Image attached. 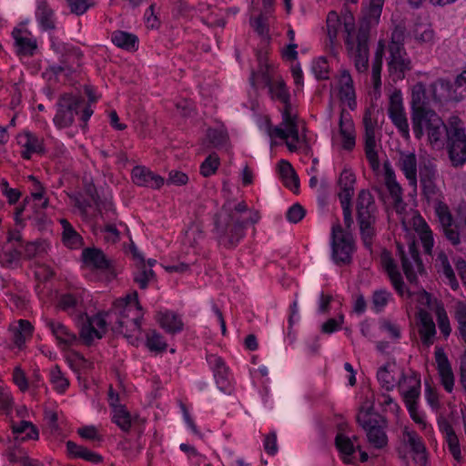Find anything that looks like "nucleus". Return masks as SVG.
<instances>
[{
	"mask_svg": "<svg viewBox=\"0 0 466 466\" xmlns=\"http://www.w3.org/2000/svg\"><path fill=\"white\" fill-rule=\"evenodd\" d=\"M247 209L245 202H239L234 207H231V204H225L214 215L213 232L220 245L228 248H234L244 237L246 221L241 220L240 214Z\"/></svg>",
	"mask_w": 466,
	"mask_h": 466,
	"instance_id": "1",
	"label": "nucleus"
},
{
	"mask_svg": "<svg viewBox=\"0 0 466 466\" xmlns=\"http://www.w3.org/2000/svg\"><path fill=\"white\" fill-rule=\"evenodd\" d=\"M343 28L345 36V46L348 53L353 57L356 69L360 73H364L369 67V39L367 37V29L363 27L355 32V20L352 14L348 13L343 15Z\"/></svg>",
	"mask_w": 466,
	"mask_h": 466,
	"instance_id": "2",
	"label": "nucleus"
},
{
	"mask_svg": "<svg viewBox=\"0 0 466 466\" xmlns=\"http://www.w3.org/2000/svg\"><path fill=\"white\" fill-rule=\"evenodd\" d=\"M356 209L361 239L365 248L371 249L372 239L375 236L376 206L374 198L369 190L362 189L359 192Z\"/></svg>",
	"mask_w": 466,
	"mask_h": 466,
	"instance_id": "3",
	"label": "nucleus"
},
{
	"mask_svg": "<svg viewBox=\"0 0 466 466\" xmlns=\"http://www.w3.org/2000/svg\"><path fill=\"white\" fill-rule=\"evenodd\" d=\"M81 115V120L86 122L93 114L82 96L71 94L62 95L57 102V111L54 123L59 128L67 127L74 122L75 115Z\"/></svg>",
	"mask_w": 466,
	"mask_h": 466,
	"instance_id": "4",
	"label": "nucleus"
},
{
	"mask_svg": "<svg viewBox=\"0 0 466 466\" xmlns=\"http://www.w3.org/2000/svg\"><path fill=\"white\" fill-rule=\"evenodd\" d=\"M447 151L451 166L461 167L466 163V132L461 127L451 123L447 132Z\"/></svg>",
	"mask_w": 466,
	"mask_h": 466,
	"instance_id": "5",
	"label": "nucleus"
},
{
	"mask_svg": "<svg viewBox=\"0 0 466 466\" xmlns=\"http://www.w3.org/2000/svg\"><path fill=\"white\" fill-rule=\"evenodd\" d=\"M332 258L337 264H349L354 251V241L350 234L343 232L339 224L332 227Z\"/></svg>",
	"mask_w": 466,
	"mask_h": 466,
	"instance_id": "6",
	"label": "nucleus"
},
{
	"mask_svg": "<svg viewBox=\"0 0 466 466\" xmlns=\"http://www.w3.org/2000/svg\"><path fill=\"white\" fill-rule=\"evenodd\" d=\"M388 115L400 136L405 140L410 139V126L403 106L402 94L399 89L394 90L390 96Z\"/></svg>",
	"mask_w": 466,
	"mask_h": 466,
	"instance_id": "7",
	"label": "nucleus"
},
{
	"mask_svg": "<svg viewBox=\"0 0 466 466\" xmlns=\"http://www.w3.org/2000/svg\"><path fill=\"white\" fill-rule=\"evenodd\" d=\"M398 254L400 256L403 272L408 281L411 284H417L418 278L416 270L420 274H423L425 269L421 258H420L419 250L414 242L409 245L410 258L405 253L403 247L400 244H397Z\"/></svg>",
	"mask_w": 466,
	"mask_h": 466,
	"instance_id": "8",
	"label": "nucleus"
},
{
	"mask_svg": "<svg viewBox=\"0 0 466 466\" xmlns=\"http://www.w3.org/2000/svg\"><path fill=\"white\" fill-rule=\"evenodd\" d=\"M390 57L388 62L389 73L392 81L396 82L405 77L407 72L410 71L411 61L408 56L405 48L391 46L389 50Z\"/></svg>",
	"mask_w": 466,
	"mask_h": 466,
	"instance_id": "9",
	"label": "nucleus"
},
{
	"mask_svg": "<svg viewBox=\"0 0 466 466\" xmlns=\"http://www.w3.org/2000/svg\"><path fill=\"white\" fill-rule=\"evenodd\" d=\"M420 183L422 187V194L430 200L437 195L436 186L437 168L432 161L424 159L419 167Z\"/></svg>",
	"mask_w": 466,
	"mask_h": 466,
	"instance_id": "10",
	"label": "nucleus"
},
{
	"mask_svg": "<svg viewBox=\"0 0 466 466\" xmlns=\"http://www.w3.org/2000/svg\"><path fill=\"white\" fill-rule=\"evenodd\" d=\"M363 125L365 127V154L368 161L373 169L379 167V157L376 151L375 127L376 121L371 118V114L367 111L363 117Z\"/></svg>",
	"mask_w": 466,
	"mask_h": 466,
	"instance_id": "11",
	"label": "nucleus"
},
{
	"mask_svg": "<svg viewBox=\"0 0 466 466\" xmlns=\"http://www.w3.org/2000/svg\"><path fill=\"white\" fill-rule=\"evenodd\" d=\"M357 421L365 430L368 441L373 447L381 449L387 445L388 437L376 420H371L365 414L362 417L359 415Z\"/></svg>",
	"mask_w": 466,
	"mask_h": 466,
	"instance_id": "12",
	"label": "nucleus"
},
{
	"mask_svg": "<svg viewBox=\"0 0 466 466\" xmlns=\"http://www.w3.org/2000/svg\"><path fill=\"white\" fill-rule=\"evenodd\" d=\"M436 214L441 223L442 231L446 238L453 245L461 243L458 226L454 223L451 213L447 205L440 203L436 208Z\"/></svg>",
	"mask_w": 466,
	"mask_h": 466,
	"instance_id": "13",
	"label": "nucleus"
},
{
	"mask_svg": "<svg viewBox=\"0 0 466 466\" xmlns=\"http://www.w3.org/2000/svg\"><path fill=\"white\" fill-rule=\"evenodd\" d=\"M433 99L436 101H461V93H457L454 82L439 78L431 85Z\"/></svg>",
	"mask_w": 466,
	"mask_h": 466,
	"instance_id": "14",
	"label": "nucleus"
},
{
	"mask_svg": "<svg viewBox=\"0 0 466 466\" xmlns=\"http://www.w3.org/2000/svg\"><path fill=\"white\" fill-rule=\"evenodd\" d=\"M428 116L429 128L427 129L428 141L432 147L443 146L444 136L450 127H447L438 114L430 113Z\"/></svg>",
	"mask_w": 466,
	"mask_h": 466,
	"instance_id": "15",
	"label": "nucleus"
},
{
	"mask_svg": "<svg viewBox=\"0 0 466 466\" xmlns=\"http://www.w3.org/2000/svg\"><path fill=\"white\" fill-rule=\"evenodd\" d=\"M431 108L426 96V89L422 83H417L411 90L410 114H413L415 123L421 118L424 110Z\"/></svg>",
	"mask_w": 466,
	"mask_h": 466,
	"instance_id": "16",
	"label": "nucleus"
},
{
	"mask_svg": "<svg viewBox=\"0 0 466 466\" xmlns=\"http://www.w3.org/2000/svg\"><path fill=\"white\" fill-rule=\"evenodd\" d=\"M133 182L139 187H147L151 188H159L164 178L145 167H135L132 170Z\"/></svg>",
	"mask_w": 466,
	"mask_h": 466,
	"instance_id": "17",
	"label": "nucleus"
},
{
	"mask_svg": "<svg viewBox=\"0 0 466 466\" xmlns=\"http://www.w3.org/2000/svg\"><path fill=\"white\" fill-rule=\"evenodd\" d=\"M435 360L441 383L448 392H451L454 385V377L448 358L441 349L436 350Z\"/></svg>",
	"mask_w": 466,
	"mask_h": 466,
	"instance_id": "18",
	"label": "nucleus"
},
{
	"mask_svg": "<svg viewBox=\"0 0 466 466\" xmlns=\"http://www.w3.org/2000/svg\"><path fill=\"white\" fill-rule=\"evenodd\" d=\"M59 52L61 54L60 62L67 68V75H72L80 67L83 56L81 50L78 47L65 44L59 47Z\"/></svg>",
	"mask_w": 466,
	"mask_h": 466,
	"instance_id": "19",
	"label": "nucleus"
},
{
	"mask_svg": "<svg viewBox=\"0 0 466 466\" xmlns=\"http://www.w3.org/2000/svg\"><path fill=\"white\" fill-rule=\"evenodd\" d=\"M398 167L408 179L410 186L417 187V157L414 153L400 152Z\"/></svg>",
	"mask_w": 466,
	"mask_h": 466,
	"instance_id": "20",
	"label": "nucleus"
},
{
	"mask_svg": "<svg viewBox=\"0 0 466 466\" xmlns=\"http://www.w3.org/2000/svg\"><path fill=\"white\" fill-rule=\"evenodd\" d=\"M135 305L138 309H141L139 302L137 300V293L134 292L131 295H127L124 299L116 302V306L124 307L123 312H121V319L117 321L119 328H123L124 326H128L130 324L133 327V329L140 330L141 329V321L138 317H136L130 320H125L124 319L127 317L128 311L131 309L132 305Z\"/></svg>",
	"mask_w": 466,
	"mask_h": 466,
	"instance_id": "21",
	"label": "nucleus"
},
{
	"mask_svg": "<svg viewBox=\"0 0 466 466\" xmlns=\"http://www.w3.org/2000/svg\"><path fill=\"white\" fill-rule=\"evenodd\" d=\"M335 444L345 464L357 463V448L352 441L342 433H338Z\"/></svg>",
	"mask_w": 466,
	"mask_h": 466,
	"instance_id": "22",
	"label": "nucleus"
},
{
	"mask_svg": "<svg viewBox=\"0 0 466 466\" xmlns=\"http://www.w3.org/2000/svg\"><path fill=\"white\" fill-rule=\"evenodd\" d=\"M418 319L420 323L419 333L423 345L430 346L433 343V338L436 334L435 324L431 314L425 309L418 311Z\"/></svg>",
	"mask_w": 466,
	"mask_h": 466,
	"instance_id": "23",
	"label": "nucleus"
},
{
	"mask_svg": "<svg viewBox=\"0 0 466 466\" xmlns=\"http://www.w3.org/2000/svg\"><path fill=\"white\" fill-rule=\"evenodd\" d=\"M66 451L69 457L72 459H83L86 462L92 464H100L104 462L103 457L100 454L71 441L66 442Z\"/></svg>",
	"mask_w": 466,
	"mask_h": 466,
	"instance_id": "24",
	"label": "nucleus"
},
{
	"mask_svg": "<svg viewBox=\"0 0 466 466\" xmlns=\"http://www.w3.org/2000/svg\"><path fill=\"white\" fill-rule=\"evenodd\" d=\"M157 320L168 333H177L183 329V322L178 315L172 311L157 312Z\"/></svg>",
	"mask_w": 466,
	"mask_h": 466,
	"instance_id": "25",
	"label": "nucleus"
},
{
	"mask_svg": "<svg viewBox=\"0 0 466 466\" xmlns=\"http://www.w3.org/2000/svg\"><path fill=\"white\" fill-rule=\"evenodd\" d=\"M35 15L43 29L53 30L56 28L55 14L46 0H38Z\"/></svg>",
	"mask_w": 466,
	"mask_h": 466,
	"instance_id": "26",
	"label": "nucleus"
},
{
	"mask_svg": "<svg viewBox=\"0 0 466 466\" xmlns=\"http://www.w3.org/2000/svg\"><path fill=\"white\" fill-rule=\"evenodd\" d=\"M46 325L60 344H64L68 347L76 341V334L71 332L62 323L49 319L47 320Z\"/></svg>",
	"mask_w": 466,
	"mask_h": 466,
	"instance_id": "27",
	"label": "nucleus"
},
{
	"mask_svg": "<svg viewBox=\"0 0 466 466\" xmlns=\"http://www.w3.org/2000/svg\"><path fill=\"white\" fill-rule=\"evenodd\" d=\"M344 111L339 117V134L342 137V147L346 150H352L355 147L354 125L350 119L344 117Z\"/></svg>",
	"mask_w": 466,
	"mask_h": 466,
	"instance_id": "28",
	"label": "nucleus"
},
{
	"mask_svg": "<svg viewBox=\"0 0 466 466\" xmlns=\"http://www.w3.org/2000/svg\"><path fill=\"white\" fill-rule=\"evenodd\" d=\"M279 170L285 187L292 191H297L299 187V179L291 164L287 160H280L279 163Z\"/></svg>",
	"mask_w": 466,
	"mask_h": 466,
	"instance_id": "29",
	"label": "nucleus"
},
{
	"mask_svg": "<svg viewBox=\"0 0 466 466\" xmlns=\"http://www.w3.org/2000/svg\"><path fill=\"white\" fill-rule=\"evenodd\" d=\"M63 228L62 241L64 245L71 249H77L83 245L82 237L75 230L73 226L66 219H60Z\"/></svg>",
	"mask_w": 466,
	"mask_h": 466,
	"instance_id": "30",
	"label": "nucleus"
},
{
	"mask_svg": "<svg viewBox=\"0 0 466 466\" xmlns=\"http://www.w3.org/2000/svg\"><path fill=\"white\" fill-rule=\"evenodd\" d=\"M382 6V5L370 1L369 8L364 13L363 17L360 22L358 30H360L362 26L366 27L367 37H370V28L379 23Z\"/></svg>",
	"mask_w": 466,
	"mask_h": 466,
	"instance_id": "31",
	"label": "nucleus"
},
{
	"mask_svg": "<svg viewBox=\"0 0 466 466\" xmlns=\"http://www.w3.org/2000/svg\"><path fill=\"white\" fill-rule=\"evenodd\" d=\"M296 119V116L288 115V113L284 117H282V125L288 128L289 137L291 138L290 141H289V139L285 140L286 145L290 152L297 151L298 144L300 142L299 127Z\"/></svg>",
	"mask_w": 466,
	"mask_h": 466,
	"instance_id": "32",
	"label": "nucleus"
},
{
	"mask_svg": "<svg viewBox=\"0 0 466 466\" xmlns=\"http://www.w3.org/2000/svg\"><path fill=\"white\" fill-rule=\"evenodd\" d=\"M384 177L386 187L394 200V203L398 205L402 202V189L400 184L396 181L394 170L391 168L389 163L384 164Z\"/></svg>",
	"mask_w": 466,
	"mask_h": 466,
	"instance_id": "33",
	"label": "nucleus"
},
{
	"mask_svg": "<svg viewBox=\"0 0 466 466\" xmlns=\"http://www.w3.org/2000/svg\"><path fill=\"white\" fill-rule=\"evenodd\" d=\"M409 389L403 392V400L410 413H412L417 406V400L420 397V380L417 376L408 379Z\"/></svg>",
	"mask_w": 466,
	"mask_h": 466,
	"instance_id": "34",
	"label": "nucleus"
},
{
	"mask_svg": "<svg viewBox=\"0 0 466 466\" xmlns=\"http://www.w3.org/2000/svg\"><path fill=\"white\" fill-rule=\"evenodd\" d=\"M269 91L273 98L278 99L284 105V108L282 110V117H284L287 113L288 115H292L291 104L289 101L290 96L285 83L282 81H279L270 85Z\"/></svg>",
	"mask_w": 466,
	"mask_h": 466,
	"instance_id": "35",
	"label": "nucleus"
},
{
	"mask_svg": "<svg viewBox=\"0 0 466 466\" xmlns=\"http://www.w3.org/2000/svg\"><path fill=\"white\" fill-rule=\"evenodd\" d=\"M85 263L91 265L98 269H106L110 263L106 259L103 251L97 248H85L82 252Z\"/></svg>",
	"mask_w": 466,
	"mask_h": 466,
	"instance_id": "36",
	"label": "nucleus"
},
{
	"mask_svg": "<svg viewBox=\"0 0 466 466\" xmlns=\"http://www.w3.org/2000/svg\"><path fill=\"white\" fill-rule=\"evenodd\" d=\"M112 42L117 47L127 51H135L138 47L137 36L125 31H115L112 34Z\"/></svg>",
	"mask_w": 466,
	"mask_h": 466,
	"instance_id": "37",
	"label": "nucleus"
},
{
	"mask_svg": "<svg viewBox=\"0 0 466 466\" xmlns=\"http://www.w3.org/2000/svg\"><path fill=\"white\" fill-rule=\"evenodd\" d=\"M12 430L15 440H37L39 436L36 427L27 420H21L18 424H13Z\"/></svg>",
	"mask_w": 466,
	"mask_h": 466,
	"instance_id": "38",
	"label": "nucleus"
},
{
	"mask_svg": "<svg viewBox=\"0 0 466 466\" xmlns=\"http://www.w3.org/2000/svg\"><path fill=\"white\" fill-rule=\"evenodd\" d=\"M395 369V363H386L377 372V378L380 386L388 391L392 390L397 383L393 376Z\"/></svg>",
	"mask_w": 466,
	"mask_h": 466,
	"instance_id": "39",
	"label": "nucleus"
},
{
	"mask_svg": "<svg viewBox=\"0 0 466 466\" xmlns=\"http://www.w3.org/2000/svg\"><path fill=\"white\" fill-rule=\"evenodd\" d=\"M33 332L32 324L25 319H20L18 321V326L15 327L13 329V340L14 343L21 348L25 340L31 338Z\"/></svg>",
	"mask_w": 466,
	"mask_h": 466,
	"instance_id": "40",
	"label": "nucleus"
},
{
	"mask_svg": "<svg viewBox=\"0 0 466 466\" xmlns=\"http://www.w3.org/2000/svg\"><path fill=\"white\" fill-rule=\"evenodd\" d=\"M25 141L23 147L25 149L22 151V157L25 159H30L33 153H41L43 151L42 141L33 134L27 133L24 137Z\"/></svg>",
	"mask_w": 466,
	"mask_h": 466,
	"instance_id": "41",
	"label": "nucleus"
},
{
	"mask_svg": "<svg viewBox=\"0 0 466 466\" xmlns=\"http://www.w3.org/2000/svg\"><path fill=\"white\" fill-rule=\"evenodd\" d=\"M112 421L122 431H128L131 427V416L123 405H116L113 409Z\"/></svg>",
	"mask_w": 466,
	"mask_h": 466,
	"instance_id": "42",
	"label": "nucleus"
},
{
	"mask_svg": "<svg viewBox=\"0 0 466 466\" xmlns=\"http://www.w3.org/2000/svg\"><path fill=\"white\" fill-rule=\"evenodd\" d=\"M80 337L86 345H90L94 339H101L103 331L93 326L92 322L86 318L80 329Z\"/></svg>",
	"mask_w": 466,
	"mask_h": 466,
	"instance_id": "43",
	"label": "nucleus"
},
{
	"mask_svg": "<svg viewBox=\"0 0 466 466\" xmlns=\"http://www.w3.org/2000/svg\"><path fill=\"white\" fill-rule=\"evenodd\" d=\"M424 112L425 113L423 114L421 118L419 117V121H417V123H415V119H413V114H410L412 130H413L415 137L419 140L422 138L425 132H427V129L430 127L429 122H428V116H430V113L437 114L431 108L425 109Z\"/></svg>",
	"mask_w": 466,
	"mask_h": 466,
	"instance_id": "44",
	"label": "nucleus"
},
{
	"mask_svg": "<svg viewBox=\"0 0 466 466\" xmlns=\"http://www.w3.org/2000/svg\"><path fill=\"white\" fill-rule=\"evenodd\" d=\"M326 24L329 40L331 45H334L337 42L338 33L341 25V22L337 12L330 11L328 14Z\"/></svg>",
	"mask_w": 466,
	"mask_h": 466,
	"instance_id": "45",
	"label": "nucleus"
},
{
	"mask_svg": "<svg viewBox=\"0 0 466 466\" xmlns=\"http://www.w3.org/2000/svg\"><path fill=\"white\" fill-rule=\"evenodd\" d=\"M454 317L458 322L460 337L466 344V302L460 301L456 304Z\"/></svg>",
	"mask_w": 466,
	"mask_h": 466,
	"instance_id": "46",
	"label": "nucleus"
},
{
	"mask_svg": "<svg viewBox=\"0 0 466 466\" xmlns=\"http://www.w3.org/2000/svg\"><path fill=\"white\" fill-rule=\"evenodd\" d=\"M50 380L55 390L59 393L65 392L69 386L68 380L64 376L58 365L51 369Z\"/></svg>",
	"mask_w": 466,
	"mask_h": 466,
	"instance_id": "47",
	"label": "nucleus"
},
{
	"mask_svg": "<svg viewBox=\"0 0 466 466\" xmlns=\"http://www.w3.org/2000/svg\"><path fill=\"white\" fill-rule=\"evenodd\" d=\"M20 30H14L12 35L15 40L16 46L20 48V52L25 55H32L33 51L36 49L35 41L28 37H23L20 35Z\"/></svg>",
	"mask_w": 466,
	"mask_h": 466,
	"instance_id": "48",
	"label": "nucleus"
},
{
	"mask_svg": "<svg viewBox=\"0 0 466 466\" xmlns=\"http://www.w3.org/2000/svg\"><path fill=\"white\" fill-rule=\"evenodd\" d=\"M438 258L441 263L442 273L448 279L451 288L454 290L457 289L459 288V283L447 256L444 253H441Z\"/></svg>",
	"mask_w": 466,
	"mask_h": 466,
	"instance_id": "49",
	"label": "nucleus"
},
{
	"mask_svg": "<svg viewBox=\"0 0 466 466\" xmlns=\"http://www.w3.org/2000/svg\"><path fill=\"white\" fill-rule=\"evenodd\" d=\"M147 346L152 351H164L167 349V343L162 336L155 329L148 330L147 333Z\"/></svg>",
	"mask_w": 466,
	"mask_h": 466,
	"instance_id": "50",
	"label": "nucleus"
},
{
	"mask_svg": "<svg viewBox=\"0 0 466 466\" xmlns=\"http://www.w3.org/2000/svg\"><path fill=\"white\" fill-rule=\"evenodd\" d=\"M219 167V157L217 154H210L200 166V174L208 177L216 173Z\"/></svg>",
	"mask_w": 466,
	"mask_h": 466,
	"instance_id": "51",
	"label": "nucleus"
},
{
	"mask_svg": "<svg viewBox=\"0 0 466 466\" xmlns=\"http://www.w3.org/2000/svg\"><path fill=\"white\" fill-rule=\"evenodd\" d=\"M214 366L217 384L218 385L221 390L225 391L226 386L228 384L227 367L225 366V363L221 358H215Z\"/></svg>",
	"mask_w": 466,
	"mask_h": 466,
	"instance_id": "52",
	"label": "nucleus"
},
{
	"mask_svg": "<svg viewBox=\"0 0 466 466\" xmlns=\"http://www.w3.org/2000/svg\"><path fill=\"white\" fill-rule=\"evenodd\" d=\"M207 137L212 147L217 148L225 147L228 139V134L221 129L209 128Z\"/></svg>",
	"mask_w": 466,
	"mask_h": 466,
	"instance_id": "53",
	"label": "nucleus"
},
{
	"mask_svg": "<svg viewBox=\"0 0 466 466\" xmlns=\"http://www.w3.org/2000/svg\"><path fill=\"white\" fill-rule=\"evenodd\" d=\"M312 71L319 80H326L329 78V64L325 57L321 56L313 61Z\"/></svg>",
	"mask_w": 466,
	"mask_h": 466,
	"instance_id": "54",
	"label": "nucleus"
},
{
	"mask_svg": "<svg viewBox=\"0 0 466 466\" xmlns=\"http://www.w3.org/2000/svg\"><path fill=\"white\" fill-rule=\"evenodd\" d=\"M8 461L12 464L19 463L22 466H35L26 452L22 449H14L7 454Z\"/></svg>",
	"mask_w": 466,
	"mask_h": 466,
	"instance_id": "55",
	"label": "nucleus"
},
{
	"mask_svg": "<svg viewBox=\"0 0 466 466\" xmlns=\"http://www.w3.org/2000/svg\"><path fill=\"white\" fill-rule=\"evenodd\" d=\"M420 238L421 240L424 251L427 254H431L434 241L432 232L425 222H423L420 227Z\"/></svg>",
	"mask_w": 466,
	"mask_h": 466,
	"instance_id": "56",
	"label": "nucleus"
},
{
	"mask_svg": "<svg viewBox=\"0 0 466 466\" xmlns=\"http://www.w3.org/2000/svg\"><path fill=\"white\" fill-rule=\"evenodd\" d=\"M390 296H391V294L385 289H380V290L374 291V293L372 295V304H373L375 311H377V312L381 311L387 305Z\"/></svg>",
	"mask_w": 466,
	"mask_h": 466,
	"instance_id": "57",
	"label": "nucleus"
},
{
	"mask_svg": "<svg viewBox=\"0 0 466 466\" xmlns=\"http://www.w3.org/2000/svg\"><path fill=\"white\" fill-rule=\"evenodd\" d=\"M71 13L80 15L93 5L92 0H67Z\"/></svg>",
	"mask_w": 466,
	"mask_h": 466,
	"instance_id": "58",
	"label": "nucleus"
},
{
	"mask_svg": "<svg viewBox=\"0 0 466 466\" xmlns=\"http://www.w3.org/2000/svg\"><path fill=\"white\" fill-rule=\"evenodd\" d=\"M306 214V210L299 203L292 205L287 211L286 218L290 223L299 222Z\"/></svg>",
	"mask_w": 466,
	"mask_h": 466,
	"instance_id": "59",
	"label": "nucleus"
},
{
	"mask_svg": "<svg viewBox=\"0 0 466 466\" xmlns=\"http://www.w3.org/2000/svg\"><path fill=\"white\" fill-rule=\"evenodd\" d=\"M79 436L85 440L93 441H101L102 436L98 433L97 429L95 426H85L77 430Z\"/></svg>",
	"mask_w": 466,
	"mask_h": 466,
	"instance_id": "60",
	"label": "nucleus"
},
{
	"mask_svg": "<svg viewBox=\"0 0 466 466\" xmlns=\"http://www.w3.org/2000/svg\"><path fill=\"white\" fill-rule=\"evenodd\" d=\"M405 37V27L399 25H397L391 33V41L389 44L388 49L391 48V46H395L400 48H404L403 41Z\"/></svg>",
	"mask_w": 466,
	"mask_h": 466,
	"instance_id": "61",
	"label": "nucleus"
},
{
	"mask_svg": "<svg viewBox=\"0 0 466 466\" xmlns=\"http://www.w3.org/2000/svg\"><path fill=\"white\" fill-rule=\"evenodd\" d=\"M344 321V316L341 314L338 319H329L321 326V331L326 334H331L340 329Z\"/></svg>",
	"mask_w": 466,
	"mask_h": 466,
	"instance_id": "62",
	"label": "nucleus"
},
{
	"mask_svg": "<svg viewBox=\"0 0 466 466\" xmlns=\"http://www.w3.org/2000/svg\"><path fill=\"white\" fill-rule=\"evenodd\" d=\"M437 317H438V325L441 332L445 336H449L451 334V329L450 326V321L448 319V316L446 314V311L444 309H439L437 310Z\"/></svg>",
	"mask_w": 466,
	"mask_h": 466,
	"instance_id": "63",
	"label": "nucleus"
},
{
	"mask_svg": "<svg viewBox=\"0 0 466 466\" xmlns=\"http://www.w3.org/2000/svg\"><path fill=\"white\" fill-rule=\"evenodd\" d=\"M13 380H14V382L18 386V388L22 391H25L28 389L27 379L25 377V372L22 370V369L19 366H17L14 369Z\"/></svg>",
	"mask_w": 466,
	"mask_h": 466,
	"instance_id": "64",
	"label": "nucleus"
}]
</instances>
